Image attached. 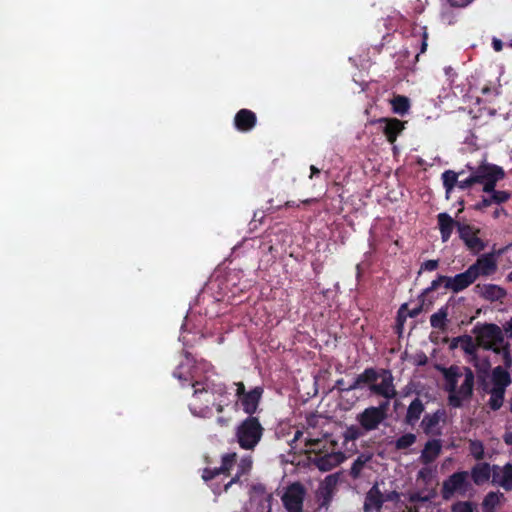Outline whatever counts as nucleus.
Segmentation results:
<instances>
[{"label":"nucleus","instance_id":"f257e3e1","mask_svg":"<svg viewBox=\"0 0 512 512\" xmlns=\"http://www.w3.org/2000/svg\"><path fill=\"white\" fill-rule=\"evenodd\" d=\"M182 386H191L192 397L189 410L195 417L210 418L214 412L221 413L230 400L225 386L216 378L211 366L205 362H196L185 354L173 373Z\"/></svg>","mask_w":512,"mask_h":512},{"label":"nucleus","instance_id":"f03ea898","mask_svg":"<svg viewBox=\"0 0 512 512\" xmlns=\"http://www.w3.org/2000/svg\"><path fill=\"white\" fill-rule=\"evenodd\" d=\"M445 387L449 392V404L460 407L472 395L474 374L466 367L451 366L443 370Z\"/></svg>","mask_w":512,"mask_h":512},{"label":"nucleus","instance_id":"7ed1b4c3","mask_svg":"<svg viewBox=\"0 0 512 512\" xmlns=\"http://www.w3.org/2000/svg\"><path fill=\"white\" fill-rule=\"evenodd\" d=\"M473 332L480 347L501 354L505 366H511L512 357L509 352V344L505 342L503 331L498 325L492 323L477 325Z\"/></svg>","mask_w":512,"mask_h":512},{"label":"nucleus","instance_id":"20e7f679","mask_svg":"<svg viewBox=\"0 0 512 512\" xmlns=\"http://www.w3.org/2000/svg\"><path fill=\"white\" fill-rule=\"evenodd\" d=\"M362 384L368 385L371 393L384 397L387 400L392 399L396 395L393 376L387 370L366 369L357 377L351 389L360 388Z\"/></svg>","mask_w":512,"mask_h":512},{"label":"nucleus","instance_id":"39448f33","mask_svg":"<svg viewBox=\"0 0 512 512\" xmlns=\"http://www.w3.org/2000/svg\"><path fill=\"white\" fill-rule=\"evenodd\" d=\"M327 443V440H315L309 444L310 451L315 453L313 463L323 472L332 470L346 459L341 451L335 450L332 443L329 444V447H327Z\"/></svg>","mask_w":512,"mask_h":512},{"label":"nucleus","instance_id":"423d86ee","mask_svg":"<svg viewBox=\"0 0 512 512\" xmlns=\"http://www.w3.org/2000/svg\"><path fill=\"white\" fill-rule=\"evenodd\" d=\"M263 434V428L255 417H249L243 421L237 428L236 437L240 447L243 449H253L260 441Z\"/></svg>","mask_w":512,"mask_h":512},{"label":"nucleus","instance_id":"0eeeda50","mask_svg":"<svg viewBox=\"0 0 512 512\" xmlns=\"http://www.w3.org/2000/svg\"><path fill=\"white\" fill-rule=\"evenodd\" d=\"M453 348H460L466 355L467 361L472 363L479 371L486 372L490 368V362L487 358H480L478 355L479 345L473 337L464 335L455 338L452 342Z\"/></svg>","mask_w":512,"mask_h":512},{"label":"nucleus","instance_id":"6e6552de","mask_svg":"<svg viewBox=\"0 0 512 512\" xmlns=\"http://www.w3.org/2000/svg\"><path fill=\"white\" fill-rule=\"evenodd\" d=\"M474 179L483 186L484 192L493 191L498 181L505 176L504 170L494 164L483 163L477 168H472Z\"/></svg>","mask_w":512,"mask_h":512},{"label":"nucleus","instance_id":"1a4fd4ad","mask_svg":"<svg viewBox=\"0 0 512 512\" xmlns=\"http://www.w3.org/2000/svg\"><path fill=\"white\" fill-rule=\"evenodd\" d=\"M457 231L466 248L472 253H479L485 249L486 242L482 239L479 228L463 223L457 225Z\"/></svg>","mask_w":512,"mask_h":512},{"label":"nucleus","instance_id":"9d476101","mask_svg":"<svg viewBox=\"0 0 512 512\" xmlns=\"http://www.w3.org/2000/svg\"><path fill=\"white\" fill-rule=\"evenodd\" d=\"M470 489L471 485L468 481V473L457 472L444 481L442 496L444 499H450L455 494L465 496Z\"/></svg>","mask_w":512,"mask_h":512},{"label":"nucleus","instance_id":"9b49d317","mask_svg":"<svg viewBox=\"0 0 512 512\" xmlns=\"http://www.w3.org/2000/svg\"><path fill=\"white\" fill-rule=\"evenodd\" d=\"M400 495L396 491L381 492L378 484H375L366 494L364 509L366 512L380 511L387 501H399Z\"/></svg>","mask_w":512,"mask_h":512},{"label":"nucleus","instance_id":"f8f14e48","mask_svg":"<svg viewBox=\"0 0 512 512\" xmlns=\"http://www.w3.org/2000/svg\"><path fill=\"white\" fill-rule=\"evenodd\" d=\"M305 489L299 483H293L286 488L282 502L288 512H302Z\"/></svg>","mask_w":512,"mask_h":512},{"label":"nucleus","instance_id":"ddd939ff","mask_svg":"<svg viewBox=\"0 0 512 512\" xmlns=\"http://www.w3.org/2000/svg\"><path fill=\"white\" fill-rule=\"evenodd\" d=\"M439 280L444 282V287L447 290H450L453 293H458L469 287L476 279L472 270L468 268L465 272L453 277L440 275Z\"/></svg>","mask_w":512,"mask_h":512},{"label":"nucleus","instance_id":"4468645a","mask_svg":"<svg viewBox=\"0 0 512 512\" xmlns=\"http://www.w3.org/2000/svg\"><path fill=\"white\" fill-rule=\"evenodd\" d=\"M236 385L237 395L243 410L248 414H253L258 407L262 395V389L256 387L248 393H244V385L242 383H237Z\"/></svg>","mask_w":512,"mask_h":512},{"label":"nucleus","instance_id":"2eb2a0df","mask_svg":"<svg viewBox=\"0 0 512 512\" xmlns=\"http://www.w3.org/2000/svg\"><path fill=\"white\" fill-rule=\"evenodd\" d=\"M475 279L479 276H489L497 270V259L494 253L481 255L474 264L469 267Z\"/></svg>","mask_w":512,"mask_h":512},{"label":"nucleus","instance_id":"dca6fc26","mask_svg":"<svg viewBox=\"0 0 512 512\" xmlns=\"http://www.w3.org/2000/svg\"><path fill=\"white\" fill-rule=\"evenodd\" d=\"M384 418V411L381 407H369L365 409L359 416L358 421L366 430L377 428Z\"/></svg>","mask_w":512,"mask_h":512},{"label":"nucleus","instance_id":"f3484780","mask_svg":"<svg viewBox=\"0 0 512 512\" xmlns=\"http://www.w3.org/2000/svg\"><path fill=\"white\" fill-rule=\"evenodd\" d=\"M492 483L507 491L512 490V465L493 466Z\"/></svg>","mask_w":512,"mask_h":512},{"label":"nucleus","instance_id":"a211bd4d","mask_svg":"<svg viewBox=\"0 0 512 512\" xmlns=\"http://www.w3.org/2000/svg\"><path fill=\"white\" fill-rule=\"evenodd\" d=\"M236 460V454L231 453L223 456L222 465L219 468L214 469H205L202 475L204 481L213 480L221 475H226V473L231 469L234 462Z\"/></svg>","mask_w":512,"mask_h":512},{"label":"nucleus","instance_id":"6ab92c4d","mask_svg":"<svg viewBox=\"0 0 512 512\" xmlns=\"http://www.w3.org/2000/svg\"><path fill=\"white\" fill-rule=\"evenodd\" d=\"M438 228L441 234L442 242H447L454 229L457 228V225L461 224L460 222H456L449 214L447 213H439L437 216Z\"/></svg>","mask_w":512,"mask_h":512},{"label":"nucleus","instance_id":"aec40b11","mask_svg":"<svg viewBox=\"0 0 512 512\" xmlns=\"http://www.w3.org/2000/svg\"><path fill=\"white\" fill-rule=\"evenodd\" d=\"M234 123L239 131H249L256 124V115L248 109H242L236 114Z\"/></svg>","mask_w":512,"mask_h":512},{"label":"nucleus","instance_id":"412c9836","mask_svg":"<svg viewBox=\"0 0 512 512\" xmlns=\"http://www.w3.org/2000/svg\"><path fill=\"white\" fill-rule=\"evenodd\" d=\"M471 477L476 485H482L493 478V466L488 463H478L472 468Z\"/></svg>","mask_w":512,"mask_h":512},{"label":"nucleus","instance_id":"4be33fe9","mask_svg":"<svg viewBox=\"0 0 512 512\" xmlns=\"http://www.w3.org/2000/svg\"><path fill=\"white\" fill-rule=\"evenodd\" d=\"M478 294L490 301H499L502 300L506 292L505 290L495 284H484V285H477Z\"/></svg>","mask_w":512,"mask_h":512},{"label":"nucleus","instance_id":"5701e85b","mask_svg":"<svg viewBox=\"0 0 512 512\" xmlns=\"http://www.w3.org/2000/svg\"><path fill=\"white\" fill-rule=\"evenodd\" d=\"M441 449L442 445L439 440L433 439L428 441L422 450L421 456L419 458L420 461L424 464L433 462L439 456Z\"/></svg>","mask_w":512,"mask_h":512},{"label":"nucleus","instance_id":"b1692460","mask_svg":"<svg viewBox=\"0 0 512 512\" xmlns=\"http://www.w3.org/2000/svg\"><path fill=\"white\" fill-rule=\"evenodd\" d=\"M505 500L503 493L489 492L482 502L483 512H496L504 504Z\"/></svg>","mask_w":512,"mask_h":512},{"label":"nucleus","instance_id":"393cba45","mask_svg":"<svg viewBox=\"0 0 512 512\" xmlns=\"http://www.w3.org/2000/svg\"><path fill=\"white\" fill-rule=\"evenodd\" d=\"M384 123L383 132L386 135L388 141L393 143L398 134L403 130V123L397 119L382 120Z\"/></svg>","mask_w":512,"mask_h":512},{"label":"nucleus","instance_id":"a878e982","mask_svg":"<svg viewBox=\"0 0 512 512\" xmlns=\"http://www.w3.org/2000/svg\"><path fill=\"white\" fill-rule=\"evenodd\" d=\"M493 387L502 388L505 391L506 387L511 383V377L508 371L500 366L496 367L492 373Z\"/></svg>","mask_w":512,"mask_h":512},{"label":"nucleus","instance_id":"bb28decb","mask_svg":"<svg viewBox=\"0 0 512 512\" xmlns=\"http://www.w3.org/2000/svg\"><path fill=\"white\" fill-rule=\"evenodd\" d=\"M338 481L337 475H329L325 478L323 483L321 484L319 493L323 497L324 502L327 503L331 497L333 487L336 485Z\"/></svg>","mask_w":512,"mask_h":512},{"label":"nucleus","instance_id":"cd10ccee","mask_svg":"<svg viewBox=\"0 0 512 512\" xmlns=\"http://www.w3.org/2000/svg\"><path fill=\"white\" fill-rule=\"evenodd\" d=\"M443 415L444 414L441 411H437L431 415H426L421 423L423 430L426 433H432Z\"/></svg>","mask_w":512,"mask_h":512},{"label":"nucleus","instance_id":"c85d7f7f","mask_svg":"<svg viewBox=\"0 0 512 512\" xmlns=\"http://www.w3.org/2000/svg\"><path fill=\"white\" fill-rule=\"evenodd\" d=\"M422 412L423 404L419 399H415L408 407L406 416L407 422L414 424L416 421H418Z\"/></svg>","mask_w":512,"mask_h":512},{"label":"nucleus","instance_id":"c756f323","mask_svg":"<svg viewBox=\"0 0 512 512\" xmlns=\"http://www.w3.org/2000/svg\"><path fill=\"white\" fill-rule=\"evenodd\" d=\"M504 394H505V391H503L502 388H495V387L492 388V390L490 392L489 406L493 410H497L502 406L503 400H504Z\"/></svg>","mask_w":512,"mask_h":512},{"label":"nucleus","instance_id":"7c9ffc66","mask_svg":"<svg viewBox=\"0 0 512 512\" xmlns=\"http://www.w3.org/2000/svg\"><path fill=\"white\" fill-rule=\"evenodd\" d=\"M252 467V459L251 457H244L241 459L240 463L238 464V472L235 478H232L228 483L225 484L224 488L225 490L228 489V487L236 481L237 478H239L241 475L246 474L250 471Z\"/></svg>","mask_w":512,"mask_h":512},{"label":"nucleus","instance_id":"2f4dec72","mask_svg":"<svg viewBox=\"0 0 512 512\" xmlns=\"http://www.w3.org/2000/svg\"><path fill=\"white\" fill-rule=\"evenodd\" d=\"M458 174L454 171L447 170L442 174L443 185L448 195L455 185H458Z\"/></svg>","mask_w":512,"mask_h":512},{"label":"nucleus","instance_id":"473e14b6","mask_svg":"<svg viewBox=\"0 0 512 512\" xmlns=\"http://www.w3.org/2000/svg\"><path fill=\"white\" fill-rule=\"evenodd\" d=\"M370 456L368 455H360L353 463L351 467V475L353 478H358L365 466V464L370 460Z\"/></svg>","mask_w":512,"mask_h":512},{"label":"nucleus","instance_id":"72a5a7b5","mask_svg":"<svg viewBox=\"0 0 512 512\" xmlns=\"http://www.w3.org/2000/svg\"><path fill=\"white\" fill-rule=\"evenodd\" d=\"M447 314L444 310H439L430 317L431 326L434 328H443L445 326Z\"/></svg>","mask_w":512,"mask_h":512},{"label":"nucleus","instance_id":"f704fd0d","mask_svg":"<svg viewBox=\"0 0 512 512\" xmlns=\"http://www.w3.org/2000/svg\"><path fill=\"white\" fill-rule=\"evenodd\" d=\"M469 450H470L471 455L475 459H482L484 456V446H483L482 442H480L478 440L470 441Z\"/></svg>","mask_w":512,"mask_h":512},{"label":"nucleus","instance_id":"c9c22d12","mask_svg":"<svg viewBox=\"0 0 512 512\" xmlns=\"http://www.w3.org/2000/svg\"><path fill=\"white\" fill-rule=\"evenodd\" d=\"M415 441H416V436L412 433H408V434L401 436L396 441V447L398 449H405V448H408L411 445H413L415 443Z\"/></svg>","mask_w":512,"mask_h":512},{"label":"nucleus","instance_id":"e433bc0d","mask_svg":"<svg viewBox=\"0 0 512 512\" xmlns=\"http://www.w3.org/2000/svg\"><path fill=\"white\" fill-rule=\"evenodd\" d=\"M488 193H490L493 203L496 204L503 203L507 201L510 197L509 193H507L506 191H497L494 188L493 191H489Z\"/></svg>","mask_w":512,"mask_h":512},{"label":"nucleus","instance_id":"4c0bfd02","mask_svg":"<svg viewBox=\"0 0 512 512\" xmlns=\"http://www.w3.org/2000/svg\"><path fill=\"white\" fill-rule=\"evenodd\" d=\"M393 105L395 111L400 114L405 113L409 108L407 99L403 97L396 98L393 102Z\"/></svg>","mask_w":512,"mask_h":512},{"label":"nucleus","instance_id":"58836bf2","mask_svg":"<svg viewBox=\"0 0 512 512\" xmlns=\"http://www.w3.org/2000/svg\"><path fill=\"white\" fill-rule=\"evenodd\" d=\"M475 506L471 502H458L453 505L452 512H474Z\"/></svg>","mask_w":512,"mask_h":512},{"label":"nucleus","instance_id":"ea45409f","mask_svg":"<svg viewBox=\"0 0 512 512\" xmlns=\"http://www.w3.org/2000/svg\"><path fill=\"white\" fill-rule=\"evenodd\" d=\"M477 183L476 180L474 179V172L473 170L471 169V174L468 178L464 179V180H461V181H458V187L460 189H466L468 187H470L471 185Z\"/></svg>","mask_w":512,"mask_h":512},{"label":"nucleus","instance_id":"a19ab883","mask_svg":"<svg viewBox=\"0 0 512 512\" xmlns=\"http://www.w3.org/2000/svg\"><path fill=\"white\" fill-rule=\"evenodd\" d=\"M432 470L429 467L422 468L418 472V478L422 479L424 482H428L431 479Z\"/></svg>","mask_w":512,"mask_h":512},{"label":"nucleus","instance_id":"79ce46f5","mask_svg":"<svg viewBox=\"0 0 512 512\" xmlns=\"http://www.w3.org/2000/svg\"><path fill=\"white\" fill-rule=\"evenodd\" d=\"M437 267L438 260H427L422 264L421 269L425 271H434L437 269Z\"/></svg>","mask_w":512,"mask_h":512},{"label":"nucleus","instance_id":"37998d69","mask_svg":"<svg viewBox=\"0 0 512 512\" xmlns=\"http://www.w3.org/2000/svg\"><path fill=\"white\" fill-rule=\"evenodd\" d=\"M420 30L422 31V42H421V50H420V52L424 53L426 51V48H427V33L425 31V28H420Z\"/></svg>","mask_w":512,"mask_h":512},{"label":"nucleus","instance_id":"c03bdc74","mask_svg":"<svg viewBox=\"0 0 512 512\" xmlns=\"http://www.w3.org/2000/svg\"><path fill=\"white\" fill-rule=\"evenodd\" d=\"M503 329L508 337H512V317L504 324Z\"/></svg>","mask_w":512,"mask_h":512},{"label":"nucleus","instance_id":"a18cd8bd","mask_svg":"<svg viewBox=\"0 0 512 512\" xmlns=\"http://www.w3.org/2000/svg\"><path fill=\"white\" fill-rule=\"evenodd\" d=\"M492 203H493L492 198H491V196H489V198H483L481 203H479L477 205V208L487 207V206L491 205Z\"/></svg>","mask_w":512,"mask_h":512},{"label":"nucleus","instance_id":"49530a36","mask_svg":"<svg viewBox=\"0 0 512 512\" xmlns=\"http://www.w3.org/2000/svg\"><path fill=\"white\" fill-rule=\"evenodd\" d=\"M471 0H449V2L454 6H465L470 3Z\"/></svg>","mask_w":512,"mask_h":512},{"label":"nucleus","instance_id":"de8ad7c7","mask_svg":"<svg viewBox=\"0 0 512 512\" xmlns=\"http://www.w3.org/2000/svg\"><path fill=\"white\" fill-rule=\"evenodd\" d=\"M493 48L495 51H500L502 49V42L500 40H493Z\"/></svg>","mask_w":512,"mask_h":512},{"label":"nucleus","instance_id":"09e8293b","mask_svg":"<svg viewBox=\"0 0 512 512\" xmlns=\"http://www.w3.org/2000/svg\"><path fill=\"white\" fill-rule=\"evenodd\" d=\"M440 285H443V286H444V282H443V281H441V280H439V277H438L436 280H434V281L432 282V288H433V289L438 288Z\"/></svg>","mask_w":512,"mask_h":512},{"label":"nucleus","instance_id":"8fccbe9b","mask_svg":"<svg viewBox=\"0 0 512 512\" xmlns=\"http://www.w3.org/2000/svg\"><path fill=\"white\" fill-rule=\"evenodd\" d=\"M217 422L221 425V426H226L229 422L228 419L224 418V417H218L217 419Z\"/></svg>","mask_w":512,"mask_h":512},{"label":"nucleus","instance_id":"3c124183","mask_svg":"<svg viewBox=\"0 0 512 512\" xmlns=\"http://www.w3.org/2000/svg\"><path fill=\"white\" fill-rule=\"evenodd\" d=\"M505 441L508 444H512V433L506 434Z\"/></svg>","mask_w":512,"mask_h":512},{"label":"nucleus","instance_id":"603ef678","mask_svg":"<svg viewBox=\"0 0 512 512\" xmlns=\"http://www.w3.org/2000/svg\"><path fill=\"white\" fill-rule=\"evenodd\" d=\"M311 177L314 175V174H317L319 173V170L315 167V166H311Z\"/></svg>","mask_w":512,"mask_h":512},{"label":"nucleus","instance_id":"864d4df0","mask_svg":"<svg viewBox=\"0 0 512 512\" xmlns=\"http://www.w3.org/2000/svg\"><path fill=\"white\" fill-rule=\"evenodd\" d=\"M212 489H213V492L215 494H218L219 493V490H218V487L214 486L213 484L211 485Z\"/></svg>","mask_w":512,"mask_h":512},{"label":"nucleus","instance_id":"5fc2aeb1","mask_svg":"<svg viewBox=\"0 0 512 512\" xmlns=\"http://www.w3.org/2000/svg\"><path fill=\"white\" fill-rule=\"evenodd\" d=\"M501 211H502V210L497 209V210L495 211V213H494V216H495V217H498V216L500 215V212H501Z\"/></svg>","mask_w":512,"mask_h":512},{"label":"nucleus","instance_id":"6e6d98bb","mask_svg":"<svg viewBox=\"0 0 512 512\" xmlns=\"http://www.w3.org/2000/svg\"><path fill=\"white\" fill-rule=\"evenodd\" d=\"M257 489H258L259 491H263V489H264V488H263V486L259 485V486L257 487Z\"/></svg>","mask_w":512,"mask_h":512},{"label":"nucleus","instance_id":"4d7b16f0","mask_svg":"<svg viewBox=\"0 0 512 512\" xmlns=\"http://www.w3.org/2000/svg\"><path fill=\"white\" fill-rule=\"evenodd\" d=\"M508 277H509V280H511V281H512V272L509 274V276H508Z\"/></svg>","mask_w":512,"mask_h":512}]
</instances>
